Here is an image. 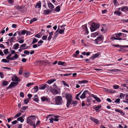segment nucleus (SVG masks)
Here are the masks:
<instances>
[{"label": "nucleus", "mask_w": 128, "mask_h": 128, "mask_svg": "<svg viewBox=\"0 0 128 128\" xmlns=\"http://www.w3.org/2000/svg\"><path fill=\"white\" fill-rule=\"evenodd\" d=\"M41 100H42V101L43 102H44L45 100H46L48 102L50 100L49 99H47V97H45L44 96L41 97Z\"/></svg>", "instance_id": "nucleus-21"}, {"label": "nucleus", "mask_w": 128, "mask_h": 128, "mask_svg": "<svg viewBox=\"0 0 128 128\" xmlns=\"http://www.w3.org/2000/svg\"><path fill=\"white\" fill-rule=\"evenodd\" d=\"M53 34V32H50L49 33V35L48 37V40L49 41H50L52 38V36Z\"/></svg>", "instance_id": "nucleus-26"}, {"label": "nucleus", "mask_w": 128, "mask_h": 128, "mask_svg": "<svg viewBox=\"0 0 128 128\" xmlns=\"http://www.w3.org/2000/svg\"><path fill=\"white\" fill-rule=\"evenodd\" d=\"M55 101L56 104L58 105L62 104V97L60 96H56L55 97Z\"/></svg>", "instance_id": "nucleus-3"}, {"label": "nucleus", "mask_w": 128, "mask_h": 128, "mask_svg": "<svg viewBox=\"0 0 128 128\" xmlns=\"http://www.w3.org/2000/svg\"><path fill=\"white\" fill-rule=\"evenodd\" d=\"M101 106H98L94 108V109L96 110H98L101 108Z\"/></svg>", "instance_id": "nucleus-55"}, {"label": "nucleus", "mask_w": 128, "mask_h": 128, "mask_svg": "<svg viewBox=\"0 0 128 128\" xmlns=\"http://www.w3.org/2000/svg\"><path fill=\"white\" fill-rule=\"evenodd\" d=\"M58 91L56 89V88L53 89L52 92L54 94H58Z\"/></svg>", "instance_id": "nucleus-20"}, {"label": "nucleus", "mask_w": 128, "mask_h": 128, "mask_svg": "<svg viewBox=\"0 0 128 128\" xmlns=\"http://www.w3.org/2000/svg\"><path fill=\"white\" fill-rule=\"evenodd\" d=\"M29 100L27 99H25L24 100V103L25 104H27L29 102Z\"/></svg>", "instance_id": "nucleus-39"}, {"label": "nucleus", "mask_w": 128, "mask_h": 128, "mask_svg": "<svg viewBox=\"0 0 128 128\" xmlns=\"http://www.w3.org/2000/svg\"><path fill=\"white\" fill-rule=\"evenodd\" d=\"M72 74L71 73H69V74H62L61 75L62 76H69L70 75H71Z\"/></svg>", "instance_id": "nucleus-43"}, {"label": "nucleus", "mask_w": 128, "mask_h": 128, "mask_svg": "<svg viewBox=\"0 0 128 128\" xmlns=\"http://www.w3.org/2000/svg\"><path fill=\"white\" fill-rule=\"evenodd\" d=\"M4 54L5 55H6L9 53L8 50V49H6L4 50Z\"/></svg>", "instance_id": "nucleus-37"}, {"label": "nucleus", "mask_w": 128, "mask_h": 128, "mask_svg": "<svg viewBox=\"0 0 128 128\" xmlns=\"http://www.w3.org/2000/svg\"><path fill=\"white\" fill-rule=\"evenodd\" d=\"M114 6L118 5V3L117 2L116 0H114Z\"/></svg>", "instance_id": "nucleus-51"}, {"label": "nucleus", "mask_w": 128, "mask_h": 128, "mask_svg": "<svg viewBox=\"0 0 128 128\" xmlns=\"http://www.w3.org/2000/svg\"><path fill=\"white\" fill-rule=\"evenodd\" d=\"M10 60H7L6 59H2V61L4 62L5 63H9V61Z\"/></svg>", "instance_id": "nucleus-40"}, {"label": "nucleus", "mask_w": 128, "mask_h": 128, "mask_svg": "<svg viewBox=\"0 0 128 128\" xmlns=\"http://www.w3.org/2000/svg\"><path fill=\"white\" fill-rule=\"evenodd\" d=\"M38 39H37L36 38H34L32 41V42L31 43V44H34L36 43V42H38Z\"/></svg>", "instance_id": "nucleus-35"}, {"label": "nucleus", "mask_w": 128, "mask_h": 128, "mask_svg": "<svg viewBox=\"0 0 128 128\" xmlns=\"http://www.w3.org/2000/svg\"><path fill=\"white\" fill-rule=\"evenodd\" d=\"M102 32H105L106 31V28L105 25H103L102 26V28L101 29Z\"/></svg>", "instance_id": "nucleus-22"}, {"label": "nucleus", "mask_w": 128, "mask_h": 128, "mask_svg": "<svg viewBox=\"0 0 128 128\" xmlns=\"http://www.w3.org/2000/svg\"><path fill=\"white\" fill-rule=\"evenodd\" d=\"M18 58V54H15L14 56L12 58L13 59L12 60H15L16 59Z\"/></svg>", "instance_id": "nucleus-31"}, {"label": "nucleus", "mask_w": 128, "mask_h": 128, "mask_svg": "<svg viewBox=\"0 0 128 128\" xmlns=\"http://www.w3.org/2000/svg\"><path fill=\"white\" fill-rule=\"evenodd\" d=\"M65 97L67 100L66 106L68 108L72 100V95L70 93H67L66 94Z\"/></svg>", "instance_id": "nucleus-2"}, {"label": "nucleus", "mask_w": 128, "mask_h": 128, "mask_svg": "<svg viewBox=\"0 0 128 128\" xmlns=\"http://www.w3.org/2000/svg\"><path fill=\"white\" fill-rule=\"evenodd\" d=\"M88 92L87 90H85L82 95L80 96V98H85L86 95L88 94Z\"/></svg>", "instance_id": "nucleus-8"}, {"label": "nucleus", "mask_w": 128, "mask_h": 128, "mask_svg": "<svg viewBox=\"0 0 128 128\" xmlns=\"http://www.w3.org/2000/svg\"><path fill=\"white\" fill-rule=\"evenodd\" d=\"M17 120L18 121H20L21 122H22L24 120V119L22 118V117H20L18 118H17Z\"/></svg>", "instance_id": "nucleus-30"}, {"label": "nucleus", "mask_w": 128, "mask_h": 128, "mask_svg": "<svg viewBox=\"0 0 128 128\" xmlns=\"http://www.w3.org/2000/svg\"><path fill=\"white\" fill-rule=\"evenodd\" d=\"M36 117L34 116H29L27 119L26 122L27 123L30 124L31 125H33L34 128L35 127L34 121Z\"/></svg>", "instance_id": "nucleus-1"}, {"label": "nucleus", "mask_w": 128, "mask_h": 128, "mask_svg": "<svg viewBox=\"0 0 128 128\" xmlns=\"http://www.w3.org/2000/svg\"><path fill=\"white\" fill-rule=\"evenodd\" d=\"M22 71L21 69H20L19 71L18 74L20 75H22Z\"/></svg>", "instance_id": "nucleus-62"}, {"label": "nucleus", "mask_w": 128, "mask_h": 128, "mask_svg": "<svg viewBox=\"0 0 128 128\" xmlns=\"http://www.w3.org/2000/svg\"><path fill=\"white\" fill-rule=\"evenodd\" d=\"M115 111L116 112L119 113L121 114H122L123 113V112L122 110H119L116 109L115 110Z\"/></svg>", "instance_id": "nucleus-38"}, {"label": "nucleus", "mask_w": 128, "mask_h": 128, "mask_svg": "<svg viewBox=\"0 0 128 128\" xmlns=\"http://www.w3.org/2000/svg\"><path fill=\"white\" fill-rule=\"evenodd\" d=\"M24 8V7L23 6H18L17 7V8H18V10H20L21 11V10L20 9H22V8Z\"/></svg>", "instance_id": "nucleus-52"}, {"label": "nucleus", "mask_w": 128, "mask_h": 128, "mask_svg": "<svg viewBox=\"0 0 128 128\" xmlns=\"http://www.w3.org/2000/svg\"><path fill=\"white\" fill-rule=\"evenodd\" d=\"M41 3L40 2H38L36 4L35 6V8H40L41 7Z\"/></svg>", "instance_id": "nucleus-18"}, {"label": "nucleus", "mask_w": 128, "mask_h": 128, "mask_svg": "<svg viewBox=\"0 0 128 128\" xmlns=\"http://www.w3.org/2000/svg\"><path fill=\"white\" fill-rule=\"evenodd\" d=\"M8 82L6 81H4L3 82L2 85L3 86H6L8 85Z\"/></svg>", "instance_id": "nucleus-48"}, {"label": "nucleus", "mask_w": 128, "mask_h": 128, "mask_svg": "<svg viewBox=\"0 0 128 128\" xmlns=\"http://www.w3.org/2000/svg\"><path fill=\"white\" fill-rule=\"evenodd\" d=\"M113 88L115 89H117L119 88V86L118 85H114L113 86Z\"/></svg>", "instance_id": "nucleus-59"}, {"label": "nucleus", "mask_w": 128, "mask_h": 128, "mask_svg": "<svg viewBox=\"0 0 128 128\" xmlns=\"http://www.w3.org/2000/svg\"><path fill=\"white\" fill-rule=\"evenodd\" d=\"M122 13V12L120 11H118L116 10L114 12V14H116V15L119 16H120Z\"/></svg>", "instance_id": "nucleus-27"}, {"label": "nucleus", "mask_w": 128, "mask_h": 128, "mask_svg": "<svg viewBox=\"0 0 128 128\" xmlns=\"http://www.w3.org/2000/svg\"><path fill=\"white\" fill-rule=\"evenodd\" d=\"M98 32H96L93 34H92L91 36L92 37H96L98 35Z\"/></svg>", "instance_id": "nucleus-29"}, {"label": "nucleus", "mask_w": 128, "mask_h": 128, "mask_svg": "<svg viewBox=\"0 0 128 128\" xmlns=\"http://www.w3.org/2000/svg\"><path fill=\"white\" fill-rule=\"evenodd\" d=\"M54 10L56 12H59L60 10V6H58L56 7L55 9Z\"/></svg>", "instance_id": "nucleus-33"}, {"label": "nucleus", "mask_w": 128, "mask_h": 128, "mask_svg": "<svg viewBox=\"0 0 128 128\" xmlns=\"http://www.w3.org/2000/svg\"><path fill=\"white\" fill-rule=\"evenodd\" d=\"M103 36L102 35H100L95 40L96 43H98L100 41H103Z\"/></svg>", "instance_id": "nucleus-7"}, {"label": "nucleus", "mask_w": 128, "mask_h": 128, "mask_svg": "<svg viewBox=\"0 0 128 128\" xmlns=\"http://www.w3.org/2000/svg\"><path fill=\"white\" fill-rule=\"evenodd\" d=\"M33 100L36 102H38L39 101L38 99V98H36L33 99Z\"/></svg>", "instance_id": "nucleus-57"}, {"label": "nucleus", "mask_w": 128, "mask_h": 128, "mask_svg": "<svg viewBox=\"0 0 128 128\" xmlns=\"http://www.w3.org/2000/svg\"><path fill=\"white\" fill-rule=\"evenodd\" d=\"M34 84V83H29L27 84L26 86L28 87H30L32 85H33Z\"/></svg>", "instance_id": "nucleus-42"}, {"label": "nucleus", "mask_w": 128, "mask_h": 128, "mask_svg": "<svg viewBox=\"0 0 128 128\" xmlns=\"http://www.w3.org/2000/svg\"><path fill=\"white\" fill-rule=\"evenodd\" d=\"M91 26L90 28L91 31V32H93L99 27L100 25L98 24L93 23L91 25Z\"/></svg>", "instance_id": "nucleus-4"}, {"label": "nucleus", "mask_w": 128, "mask_h": 128, "mask_svg": "<svg viewBox=\"0 0 128 128\" xmlns=\"http://www.w3.org/2000/svg\"><path fill=\"white\" fill-rule=\"evenodd\" d=\"M108 92H110V93H114L115 92V91L114 90H113L112 89H109L108 90Z\"/></svg>", "instance_id": "nucleus-46"}, {"label": "nucleus", "mask_w": 128, "mask_h": 128, "mask_svg": "<svg viewBox=\"0 0 128 128\" xmlns=\"http://www.w3.org/2000/svg\"><path fill=\"white\" fill-rule=\"evenodd\" d=\"M38 90V86H36L34 87L33 88L32 90V93H35L37 92Z\"/></svg>", "instance_id": "nucleus-12"}, {"label": "nucleus", "mask_w": 128, "mask_h": 128, "mask_svg": "<svg viewBox=\"0 0 128 128\" xmlns=\"http://www.w3.org/2000/svg\"><path fill=\"white\" fill-rule=\"evenodd\" d=\"M20 96L21 97L23 98L24 96V94L23 92H21L20 93Z\"/></svg>", "instance_id": "nucleus-58"}, {"label": "nucleus", "mask_w": 128, "mask_h": 128, "mask_svg": "<svg viewBox=\"0 0 128 128\" xmlns=\"http://www.w3.org/2000/svg\"><path fill=\"white\" fill-rule=\"evenodd\" d=\"M58 64L59 65H62V66H64L66 65V63L64 62H62L60 61L58 62Z\"/></svg>", "instance_id": "nucleus-28"}, {"label": "nucleus", "mask_w": 128, "mask_h": 128, "mask_svg": "<svg viewBox=\"0 0 128 128\" xmlns=\"http://www.w3.org/2000/svg\"><path fill=\"white\" fill-rule=\"evenodd\" d=\"M19 46V44L17 43L14 44L13 46V48L14 50H16L18 49V48Z\"/></svg>", "instance_id": "nucleus-23"}, {"label": "nucleus", "mask_w": 128, "mask_h": 128, "mask_svg": "<svg viewBox=\"0 0 128 128\" xmlns=\"http://www.w3.org/2000/svg\"><path fill=\"white\" fill-rule=\"evenodd\" d=\"M24 54L28 55L29 54L30 52L29 51L26 50L24 51Z\"/></svg>", "instance_id": "nucleus-53"}, {"label": "nucleus", "mask_w": 128, "mask_h": 128, "mask_svg": "<svg viewBox=\"0 0 128 128\" xmlns=\"http://www.w3.org/2000/svg\"><path fill=\"white\" fill-rule=\"evenodd\" d=\"M48 85L46 84H42L39 86V89L40 90H44L47 87Z\"/></svg>", "instance_id": "nucleus-9"}, {"label": "nucleus", "mask_w": 128, "mask_h": 128, "mask_svg": "<svg viewBox=\"0 0 128 128\" xmlns=\"http://www.w3.org/2000/svg\"><path fill=\"white\" fill-rule=\"evenodd\" d=\"M21 114V113L20 112H19L15 116V117L16 118H17L19 116H20Z\"/></svg>", "instance_id": "nucleus-50"}, {"label": "nucleus", "mask_w": 128, "mask_h": 128, "mask_svg": "<svg viewBox=\"0 0 128 128\" xmlns=\"http://www.w3.org/2000/svg\"><path fill=\"white\" fill-rule=\"evenodd\" d=\"M47 38V36H43L42 38V39L43 40H45Z\"/></svg>", "instance_id": "nucleus-63"}, {"label": "nucleus", "mask_w": 128, "mask_h": 128, "mask_svg": "<svg viewBox=\"0 0 128 128\" xmlns=\"http://www.w3.org/2000/svg\"><path fill=\"white\" fill-rule=\"evenodd\" d=\"M77 101L76 100H72L70 104H73L74 106H76L77 105Z\"/></svg>", "instance_id": "nucleus-25"}, {"label": "nucleus", "mask_w": 128, "mask_h": 128, "mask_svg": "<svg viewBox=\"0 0 128 128\" xmlns=\"http://www.w3.org/2000/svg\"><path fill=\"white\" fill-rule=\"evenodd\" d=\"M30 73L29 72H26L24 74V76L26 78L28 77Z\"/></svg>", "instance_id": "nucleus-32"}, {"label": "nucleus", "mask_w": 128, "mask_h": 128, "mask_svg": "<svg viewBox=\"0 0 128 128\" xmlns=\"http://www.w3.org/2000/svg\"><path fill=\"white\" fill-rule=\"evenodd\" d=\"M49 116H51V118L49 119L51 123H53L54 120L56 122L59 120L57 118L59 117V116H55L53 115H50Z\"/></svg>", "instance_id": "nucleus-5"}, {"label": "nucleus", "mask_w": 128, "mask_h": 128, "mask_svg": "<svg viewBox=\"0 0 128 128\" xmlns=\"http://www.w3.org/2000/svg\"><path fill=\"white\" fill-rule=\"evenodd\" d=\"M95 99L98 102H100L101 101V100L100 99L98 98L97 97H96L95 98Z\"/></svg>", "instance_id": "nucleus-61"}, {"label": "nucleus", "mask_w": 128, "mask_h": 128, "mask_svg": "<svg viewBox=\"0 0 128 128\" xmlns=\"http://www.w3.org/2000/svg\"><path fill=\"white\" fill-rule=\"evenodd\" d=\"M18 82H12L8 87V88H11L12 87H14L16 86L18 84Z\"/></svg>", "instance_id": "nucleus-10"}, {"label": "nucleus", "mask_w": 128, "mask_h": 128, "mask_svg": "<svg viewBox=\"0 0 128 128\" xmlns=\"http://www.w3.org/2000/svg\"><path fill=\"white\" fill-rule=\"evenodd\" d=\"M26 33V30H21V33L22 35H24Z\"/></svg>", "instance_id": "nucleus-45"}, {"label": "nucleus", "mask_w": 128, "mask_h": 128, "mask_svg": "<svg viewBox=\"0 0 128 128\" xmlns=\"http://www.w3.org/2000/svg\"><path fill=\"white\" fill-rule=\"evenodd\" d=\"M100 53H98L97 54H94L93 56L95 58H97L100 55Z\"/></svg>", "instance_id": "nucleus-41"}, {"label": "nucleus", "mask_w": 128, "mask_h": 128, "mask_svg": "<svg viewBox=\"0 0 128 128\" xmlns=\"http://www.w3.org/2000/svg\"><path fill=\"white\" fill-rule=\"evenodd\" d=\"M56 80L55 79H52L48 80L46 83L48 84H51Z\"/></svg>", "instance_id": "nucleus-15"}, {"label": "nucleus", "mask_w": 128, "mask_h": 128, "mask_svg": "<svg viewBox=\"0 0 128 128\" xmlns=\"http://www.w3.org/2000/svg\"><path fill=\"white\" fill-rule=\"evenodd\" d=\"M26 44H24L22 45H21L20 46V48H22L23 47H25L26 46Z\"/></svg>", "instance_id": "nucleus-54"}, {"label": "nucleus", "mask_w": 128, "mask_h": 128, "mask_svg": "<svg viewBox=\"0 0 128 128\" xmlns=\"http://www.w3.org/2000/svg\"><path fill=\"white\" fill-rule=\"evenodd\" d=\"M18 40H19L18 42L20 43H22L24 42V40L23 39H18Z\"/></svg>", "instance_id": "nucleus-56"}, {"label": "nucleus", "mask_w": 128, "mask_h": 128, "mask_svg": "<svg viewBox=\"0 0 128 128\" xmlns=\"http://www.w3.org/2000/svg\"><path fill=\"white\" fill-rule=\"evenodd\" d=\"M12 80L13 81L18 82L20 81L18 78L16 76H13L12 78Z\"/></svg>", "instance_id": "nucleus-17"}, {"label": "nucleus", "mask_w": 128, "mask_h": 128, "mask_svg": "<svg viewBox=\"0 0 128 128\" xmlns=\"http://www.w3.org/2000/svg\"><path fill=\"white\" fill-rule=\"evenodd\" d=\"M15 38L14 37H12L10 38L9 40H8L10 42H14V39Z\"/></svg>", "instance_id": "nucleus-49"}, {"label": "nucleus", "mask_w": 128, "mask_h": 128, "mask_svg": "<svg viewBox=\"0 0 128 128\" xmlns=\"http://www.w3.org/2000/svg\"><path fill=\"white\" fill-rule=\"evenodd\" d=\"M90 119L92 121L94 122L96 124H98L99 123V121L98 119H95L92 116L90 117Z\"/></svg>", "instance_id": "nucleus-14"}, {"label": "nucleus", "mask_w": 128, "mask_h": 128, "mask_svg": "<svg viewBox=\"0 0 128 128\" xmlns=\"http://www.w3.org/2000/svg\"><path fill=\"white\" fill-rule=\"evenodd\" d=\"M65 30V28H64V29H60L59 30V32L60 34H62L64 32V31Z\"/></svg>", "instance_id": "nucleus-44"}, {"label": "nucleus", "mask_w": 128, "mask_h": 128, "mask_svg": "<svg viewBox=\"0 0 128 128\" xmlns=\"http://www.w3.org/2000/svg\"><path fill=\"white\" fill-rule=\"evenodd\" d=\"M41 45V44H34L32 45V47L34 48H35Z\"/></svg>", "instance_id": "nucleus-34"}, {"label": "nucleus", "mask_w": 128, "mask_h": 128, "mask_svg": "<svg viewBox=\"0 0 128 128\" xmlns=\"http://www.w3.org/2000/svg\"><path fill=\"white\" fill-rule=\"evenodd\" d=\"M120 10L122 12L128 11V7L126 6H123L121 8Z\"/></svg>", "instance_id": "nucleus-13"}, {"label": "nucleus", "mask_w": 128, "mask_h": 128, "mask_svg": "<svg viewBox=\"0 0 128 128\" xmlns=\"http://www.w3.org/2000/svg\"><path fill=\"white\" fill-rule=\"evenodd\" d=\"M52 11L51 10H50L48 9L44 11V14L46 15H48Z\"/></svg>", "instance_id": "nucleus-16"}, {"label": "nucleus", "mask_w": 128, "mask_h": 128, "mask_svg": "<svg viewBox=\"0 0 128 128\" xmlns=\"http://www.w3.org/2000/svg\"><path fill=\"white\" fill-rule=\"evenodd\" d=\"M48 5L50 10L52 11L54 8V6L50 2L48 3Z\"/></svg>", "instance_id": "nucleus-11"}, {"label": "nucleus", "mask_w": 128, "mask_h": 128, "mask_svg": "<svg viewBox=\"0 0 128 128\" xmlns=\"http://www.w3.org/2000/svg\"><path fill=\"white\" fill-rule=\"evenodd\" d=\"M88 82V81L86 80H82L78 81V83L79 84H85Z\"/></svg>", "instance_id": "nucleus-19"}, {"label": "nucleus", "mask_w": 128, "mask_h": 128, "mask_svg": "<svg viewBox=\"0 0 128 128\" xmlns=\"http://www.w3.org/2000/svg\"><path fill=\"white\" fill-rule=\"evenodd\" d=\"M92 99L91 98H89L86 99V102H87L88 103L90 102L91 101Z\"/></svg>", "instance_id": "nucleus-60"}, {"label": "nucleus", "mask_w": 128, "mask_h": 128, "mask_svg": "<svg viewBox=\"0 0 128 128\" xmlns=\"http://www.w3.org/2000/svg\"><path fill=\"white\" fill-rule=\"evenodd\" d=\"M12 54H11L10 53L7 56H6V58L8 60H12V58H10V57L11 56V55Z\"/></svg>", "instance_id": "nucleus-24"}, {"label": "nucleus", "mask_w": 128, "mask_h": 128, "mask_svg": "<svg viewBox=\"0 0 128 128\" xmlns=\"http://www.w3.org/2000/svg\"><path fill=\"white\" fill-rule=\"evenodd\" d=\"M80 92L78 94H77L76 96V98L78 100H79L80 99V98H78V96H80V94L81 92Z\"/></svg>", "instance_id": "nucleus-47"}, {"label": "nucleus", "mask_w": 128, "mask_h": 128, "mask_svg": "<svg viewBox=\"0 0 128 128\" xmlns=\"http://www.w3.org/2000/svg\"><path fill=\"white\" fill-rule=\"evenodd\" d=\"M82 33L85 34H88L89 32L88 30L86 25L85 24L82 25Z\"/></svg>", "instance_id": "nucleus-6"}, {"label": "nucleus", "mask_w": 128, "mask_h": 128, "mask_svg": "<svg viewBox=\"0 0 128 128\" xmlns=\"http://www.w3.org/2000/svg\"><path fill=\"white\" fill-rule=\"evenodd\" d=\"M111 71H113L114 72H118L119 71H121V70H119L118 69H112L110 70Z\"/></svg>", "instance_id": "nucleus-36"}, {"label": "nucleus", "mask_w": 128, "mask_h": 128, "mask_svg": "<svg viewBox=\"0 0 128 128\" xmlns=\"http://www.w3.org/2000/svg\"><path fill=\"white\" fill-rule=\"evenodd\" d=\"M28 106H22V109L24 110H25L26 109L28 108Z\"/></svg>", "instance_id": "nucleus-64"}]
</instances>
